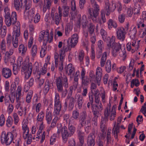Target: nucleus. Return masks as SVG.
<instances>
[{"label": "nucleus", "instance_id": "obj_49", "mask_svg": "<svg viewBox=\"0 0 146 146\" xmlns=\"http://www.w3.org/2000/svg\"><path fill=\"white\" fill-rule=\"evenodd\" d=\"M101 19L99 21L100 24L104 23L106 22V19L105 16V11L104 10H102L101 11Z\"/></svg>", "mask_w": 146, "mask_h": 146}, {"label": "nucleus", "instance_id": "obj_44", "mask_svg": "<svg viewBox=\"0 0 146 146\" xmlns=\"http://www.w3.org/2000/svg\"><path fill=\"white\" fill-rule=\"evenodd\" d=\"M20 29H14L12 38H18L20 35Z\"/></svg>", "mask_w": 146, "mask_h": 146}, {"label": "nucleus", "instance_id": "obj_51", "mask_svg": "<svg viewBox=\"0 0 146 146\" xmlns=\"http://www.w3.org/2000/svg\"><path fill=\"white\" fill-rule=\"evenodd\" d=\"M14 144V146H21L22 143V141L21 138H17L15 139H13L12 142Z\"/></svg>", "mask_w": 146, "mask_h": 146}, {"label": "nucleus", "instance_id": "obj_28", "mask_svg": "<svg viewBox=\"0 0 146 146\" xmlns=\"http://www.w3.org/2000/svg\"><path fill=\"white\" fill-rule=\"evenodd\" d=\"M84 133L80 131L79 132L78 136L79 142L78 144V146H86V144L84 143Z\"/></svg>", "mask_w": 146, "mask_h": 146}, {"label": "nucleus", "instance_id": "obj_61", "mask_svg": "<svg viewBox=\"0 0 146 146\" xmlns=\"http://www.w3.org/2000/svg\"><path fill=\"white\" fill-rule=\"evenodd\" d=\"M64 11L63 12L64 16L67 17L68 16L69 13V7L67 6H63Z\"/></svg>", "mask_w": 146, "mask_h": 146}, {"label": "nucleus", "instance_id": "obj_34", "mask_svg": "<svg viewBox=\"0 0 146 146\" xmlns=\"http://www.w3.org/2000/svg\"><path fill=\"white\" fill-rule=\"evenodd\" d=\"M0 51L4 53L6 51V42L4 39H3L0 43Z\"/></svg>", "mask_w": 146, "mask_h": 146}, {"label": "nucleus", "instance_id": "obj_11", "mask_svg": "<svg viewBox=\"0 0 146 146\" xmlns=\"http://www.w3.org/2000/svg\"><path fill=\"white\" fill-rule=\"evenodd\" d=\"M44 128L43 122L40 123L39 129L37 133V136L35 138V140L36 141H38L40 139V142L41 143H42L45 139V132L42 131Z\"/></svg>", "mask_w": 146, "mask_h": 146}, {"label": "nucleus", "instance_id": "obj_17", "mask_svg": "<svg viewBox=\"0 0 146 146\" xmlns=\"http://www.w3.org/2000/svg\"><path fill=\"white\" fill-rule=\"evenodd\" d=\"M53 113L54 117L52 119L51 123L50 125L49 128L48 129L47 131H49L51 129H53L55 127L56 125L57 127V124L58 123H60L61 121L60 116H58L59 115H54V113Z\"/></svg>", "mask_w": 146, "mask_h": 146}, {"label": "nucleus", "instance_id": "obj_59", "mask_svg": "<svg viewBox=\"0 0 146 146\" xmlns=\"http://www.w3.org/2000/svg\"><path fill=\"white\" fill-rule=\"evenodd\" d=\"M87 115L86 112L85 111H84L82 112V115L81 117V122L80 123V124L82 126H83L84 124V122L86 118Z\"/></svg>", "mask_w": 146, "mask_h": 146}, {"label": "nucleus", "instance_id": "obj_43", "mask_svg": "<svg viewBox=\"0 0 146 146\" xmlns=\"http://www.w3.org/2000/svg\"><path fill=\"white\" fill-rule=\"evenodd\" d=\"M44 112L41 111L39 113L36 117V120L37 123L38 122L40 123L43 122V120L44 118Z\"/></svg>", "mask_w": 146, "mask_h": 146}, {"label": "nucleus", "instance_id": "obj_23", "mask_svg": "<svg viewBox=\"0 0 146 146\" xmlns=\"http://www.w3.org/2000/svg\"><path fill=\"white\" fill-rule=\"evenodd\" d=\"M75 100L74 98L72 97L67 98L65 100L64 104L65 107H67L68 103L69 108L71 109H72L74 106Z\"/></svg>", "mask_w": 146, "mask_h": 146}, {"label": "nucleus", "instance_id": "obj_4", "mask_svg": "<svg viewBox=\"0 0 146 146\" xmlns=\"http://www.w3.org/2000/svg\"><path fill=\"white\" fill-rule=\"evenodd\" d=\"M72 47L70 44H64L62 49L59 51V55L57 52L54 53V58L56 67H58L59 69L62 70L63 68V62L65 58V53L70 50Z\"/></svg>", "mask_w": 146, "mask_h": 146}, {"label": "nucleus", "instance_id": "obj_13", "mask_svg": "<svg viewBox=\"0 0 146 146\" xmlns=\"http://www.w3.org/2000/svg\"><path fill=\"white\" fill-rule=\"evenodd\" d=\"M116 33L118 39L123 41L125 38L126 32L125 29L122 27L118 28L116 30Z\"/></svg>", "mask_w": 146, "mask_h": 146}, {"label": "nucleus", "instance_id": "obj_14", "mask_svg": "<svg viewBox=\"0 0 146 146\" xmlns=\"http://www.w3.org/2000/svg\"><path fill=\"white\" fill-rule=\"evenodd\" d=\"M140 41H139L137 43L135 40H132L131 42H128L127 44V48L128 51L132 50V52H134L135 50H137L139 48V43Z\"/></svg>", "mask_w": 146, "mask_h": 146}, {"label": "nucleus", "instance_id": "obj_64", "mask_svg": "<svg viewBox=\"0 0 146 146\" xmlns=\"http://www.w3.org/2000/svg\"><path fill=\"white\" fill-rule=\"evenodd\" d=\"M34 71H35V72L37 73L38 74L39 72V69L41 68V66H40L38 62L35 63L34 66Z\"/></svg>", "mask_w": 146, "mask_h": 146}, {"label": "nucleus", "instance_id": "obj_53", "mask_svg": "<svg viewBox=\"0 0 146 146\" xmlns=\"http://www.w3.org/2000/svg\"><path fill=\"white\" fill-rule=\"evenodd\" d=\"M119 128L115 126H114L112 131V134L114 135L115 139H117V134L119 132Z\"/></svg>", "mask_w": 146, "mask_h": 146}, {"label": "nucleus", "instance_id": "obj_29", "mask_svg": "<svg viewBox=\"0 0 146 146\" xmlns=\"http://www.w3.org/2000/svg\"><path fill=\"white\" fill-rule=\"evenodd\" d=\"M109 52L105 51L103 53L101 58L100 62V66L101 67H102L104 66L107 59V54H108Z\"/></svg>", "mask_w": 146, "mask_h": 146}, {"label": "nucleus", "instance_id": "obj_3", "mask_svg": "<svg viewBox=\"0 0 146 146\" xmlns=\"http://www.w3.org/2000/svg\"><path fill=\"white\" fill-rule=\"evenodd\" d=\"M74 121V120L72 118H70L69 119L68 127L69 133L68 132L67 128L66 127H62L61 123L57 124V134L59 135L61 133L63 142L64 143L66 142L68 137L72 136L75 131V128L73 126L70 125V123H72Z\"/></svg>", "mask_w": 146, "mask_h": 146}, {"label": "nucleus", "instance_id": "obj_20", "mask_svg": "<svg viewBox=\"0 0 146 146\" xmlns=\"http://www.w3.org/2000/svg\"><path fill=\"white\" fill-rule=\"evenodd\" d=\"M92 110L94 115H99L100 112L103 109L102 105L101 102L96 105H92Z\"/></svg>", "mask_w": 146, "mask_h": 146}, {"label": "nucleus", "instance_id": "obj_7", "mask_svg": "<svg viewBox=\"0 0 146 146\" xmlns=\"http://www.w3.org/2000/svg\"><path fill=\"white\" fill-rule=\"evenodd\" d=\"M91 2L94 9L90 8L88 9V12L93 22L96 23L97 22V17L99 14L100 7L95 1Z\"/></svg>", "mask_w": 146, "mask_h": 146}, {"label": "nucleus", "instance_id": "obj_21", "mask_svg": "<svg viewBox=\"0 0 146 146\" xmlns=\"http://www.w3.org/2000/svg\"><path fill=\"white\" fill-rule=\"evenodd\" d=\"M89 78L90 81V82H96L98 86H100L101 84V80H99L98 81L97 79V76H95L94 74V72L93 70H91L89 74Z\"/></svg>", "mask_w": 146, "mask_h": 146}, {"label": "nucleus", "instance_id": "obj_6", "mask_svg": "<svg viewBox=\"0 0 146 146\" xmlns=\"http://www.w3.org/2000/svg\"><path fill=\"white\" fill-rule=\"evenodd\" d=\"M55 82L58 92L61 93V97L65 98L67 95L68 90L66 89L63 90V86L65 88L68 87V82L67 77H58L55 79Z\"/></svg>", "mask_w": 146, "mask_h": 146}, {"label": "nucleus", "instance_id": "obj_38", "mask_svg": "<svg viewBox=\"0 0 146 146\" xmlns=\"http://www.w3.org/2000/svg\"><path fill=\"white\" fill-rule=\"evenodd\" d=\"M141 9L140 5L139 3L135 4L134 8L133 9V14L135 15H139Z\"/></svg>", "mask_w": 146, "mask_h": 146}, {"label": "nucleus", "instance_id": "obj_35", "mask_svg": "<svg viewBox=\"0 0 146 146\" xmlns=\"http://www.w3.org/2000/svg\"><path fill=\"white\" fill-rule=\"evenodd\" d=\"M72 29V26L70 23H67L65 27V34L66 36L69 35Z\"/></svg>", "mask_w": 146, "mask_h": 146}, {"label": "nucleus", "instance_id": "obj_26", "mask_svg": "<svg viewBox=\"0 0 146 146\" xmlns=\"http://www.w3.org/2000/svg\"><path fill=\"white\" fill-rule=\"evenodd\" d=\"M2 72L3 76L5 78H9L11 75V70L8 68H3Z\"/></svg>", "mask_w": 146, "mask_h": 146}, {"label": "nucleus", "instance_id": "obj_37", "mask_svg": "<svg viewBox=\"0 0 146 146\" xmlns=\"http://www.w3.org/2000/svg\"><path fill=\"white\" fill-rule=\"evenodd\" d=\"M10 134L12 135V137L15 138L18 135V129L15 126H13L11 129V131L9 132Z\"/></svg>", "mask_w": 146, "mask_h": 146}, {"label": "nucleus", "instance_id": "obj_27", "mask_svg": "<svg viewBox=\"0 0 146 146\" xmlns=\"http://www.w3.org/2000/svg\"><path fill=\"white\" fill-rule=\"evenodd\" d=\"M87 17L85 15H84L78 21V25L80 27L81 25L83 28L85 27L86 25Z\"/></svg>", "mask_w": 146, "mask_h": 146}, {"label": "nucleus", "instance_id": "obj_16", "mask_svg": "<svg viewBox=\"0 0 146 146\" xmlns=\"http://www.w3.org/2000/svg\"><path fill=\"white\" fill-rule=\"evenodd\" d=\"M23 136L24 139H27V135L29 133V129L28 127L27 123L26 120H23L22 123Z\"/></svg>", "mask_w": 146, "mask_h": 146}, {"label": "nucleus", "instance_id": "obj_40", "mask_svg": "<svg viewBox=\"0 0 146 146\" xmlns=\"http://www.w3.org/2000/svg\"><path fill=\"white\" fill-rule=\"evenodd\" d=\"M100 96L101 98V100L103 103H106L108 98V96L106 93L105 91L103 90L100 94Z\"/></svg>", "mask_w": 146, "mask_h": 146}, {"label": "nucleus", "instance_id": "obj_45", "mask_svg": "<svg viewBox=\"0 0 146 146\" xmlns=\"http://www.w3.org/2000/svg\"><path fill=\"white\" fill-rule=\"evenodd\" d=\"M20 4L19 0H14L13 4L14 7L17 11H19L20 9V7H21L22 6V2Z\"/></svg>", "mask_w": 146, "mask_h": 146}, {"label": "nucleus", "instance_id": "obj_50", "mask_svg": "<svg viewBox=\"0 0 146 146\" xmlns=\"http://www.w3.org/2000/svg\"><path fill=\"white\" fill-rule=\"evenodd\" d=\"M94 29L95 26L92 23L90 24L89 27L88 28V31L90 35L95 34L94 33Z\"/></svg>", "mask_w": 146, "mask_h": 146}, {"label": "nucleus", "instance_id": "obj_2", "mask_svg": "<svg viewBox=\"0 0 146 146\" xmlns=\"http://www.w3.org/2000/svg\"><path fill=\"white\" fill-rule=\"evenodd\" d=\"M53 39V34L52 31L49 33V31L46 29L43 30L40 32L38 39L40 42L42 41H43V44L40 52V55L41 57H44L46 54L47 43L52 42Z\"/></svg>", "mask_w": 146, "mask_h": 146}, {"label": "nucleus", "instance_id": "obj_15", "mask_svg": "<svg viewBox=\"0 0 146 146\" xmlns=\"http://www.w3.org/2000/svg\"><path fill=\"white\" fill-rule=\"evenodd\" d=\"M58 9L59 16L57 13H56L54 14H52V21H53V23H55L57 25H58L60 23L59 17L60 18L62 16V9L60 6L58 7Z\"/></svg>", "mask_w": 146, "mask_h": 146}, {"label": "nucleus", "instance_id": "obj_1", "mask_svg": "<svg viewBox=\"0 0 146 146\" xmlns=\"http://www.w3.org/2000/svg\"><path fill=\"white\" fill-rule=\"evenodd\" d=\"M108 38L110 39V41H107V46L109 48H112L111 53L112 56L115 57L118 54L121 57L123 60H124L126 57L125 49L124 47L121 48V44L119 43L115 42V37L113 35L111 38L110 37H108Z\"/></svg>", "mask_w": 146, "mask_h": 146}, {"label": "nucleus", "instance_id": "obj_33", "mask_svg": "<svg viewBox=\"0 0 146 146\" xmlns=\"http://www.w3.org/2000/svg\"><path fill=\"white\" fill-rule=\"evenodd\" d=\"M102 75V70L101 67L98 66L97 67L96 72V75L97 76L98 81L100 80L101 81Z\"/></svg>", "mask_w": 146, "mask_h": 146}, {"label": "nucleus", "instance_id": "obj_9", "mask_svg": "<svg viewBox=\"0 0 146 146\" xmlns=\"http://www.w3.org/2000/svg\"><path fill=\"white\" fill-rule=\"evenodd\" d=\"M13 139L9 132L6 133L3 131L1 133V140L2 143H4L7 146H9L12 143Z\"/></svg>", "mask_w": 146, "mask_h": 146}, {"label": "nucleus", "instance_id": "obj_60", "mask_svg": "<svg viewBox=\"0 0 146 146\" xmlns=\"http://www.w3.org/2000/svg\"><path fill=\"white\" fill-rule=\"evenodd\" d=\"M80 74V72L79 70H77L75 72V74H74V81L76 82V88L77 87V85L78 84L77 82L78 81V77H79Z\"/></svg>", "mask_w": 146, "mask_h": 146}, {"label": "nucleus", "instance_id": "obj_41", "mask_svg": "<svg viewBox=\"0 0 146 146\" xmlns=\"http://www.w3.org/2000/svg\"><path fill=\"white\" fill-rule=\"evenodd\" d=\"M108 27L109 29H111L113 27L114 28H116L117 27V24L116 23L113 21L111 19H110L108 22Z\"/></svg>", "mask_w": 146, "mask_h": 146}, {"label": "nucleus", "instance_id": "obj_24", "mask_svg": "<svg viewBox=\"0 0 146 146\" xmlns=\"http://www.w3.org/2000/svg\"><path fill=\"white\" fill-rule=\"evenodd\" d=\"M70 7L71 8L70 14L72 17L73 18L76 15V7L75 1L74 0H71Z\"/></svg>", "mask_w": 146, "mask_h": 146}, {"label": "nucleus", "instance_id": "obj_32", "mask_svg": "<svg viewBox=\"0 0 146 146\" xmlns=\"http://www.w3.org/2000/svg\"><path fill=\"white\" fill-rule=\"evenodd\" d=\"M5 24L8 27L12 25H14L16 22L14 19L11 18V17L5 18Z\"/></svg>", "mask_w": 146, "mask_h": 146}, {"label": "nucleus", "instance_id": "obj_5", "mask_svg": "<svg viewBox=\"0 0 146 146\" xmlns=\"http://www.w3.org/2000/svg\"><path fill=\"white\" fill-rule=\"evenodd\" d=\"M22 5L25 7L23 17L25 20H28L30 22L33 21L35 10V8H31V0H21Z\"/></svg>", "mask_w": 146, "mask_h": 146}, {"label": "nucleus", "instance_id": "obj_19", "mask_svg": "<svg viewBox=\"0 0 146 146\" xmlns=\"http://www.w3.org/2000/svg\"><path fill=\"white\" fill-rule=\"evenodd\" d=\"M65 69L67 74L70 76V78L72 77L75 71V69L74 65L71 64H69L65 68Z\"/></svg>", "mask_w": 146, "mask_h": 146}, {"label": "nucleus", "instance_id": "obj_54", "mask_svg": "<svg viewBox=\"0 0 146 146\" xmlns=\"http://www.w3.org/2000/svg\"><path fill=\"white\" fill-rule=\"evenodd\" d=\"M13 119L14 123L17 125L19 121V119L17 114L15 112H14L13 114Z\"/></svg>", "mask_w": 146, "mask_h": 146}, {"label": "nucleus", "instance_id": "obj_57", "mask_svg": "<svg viewBox=\"0 0 146 146\" xmlns=\"http://www.w3.org/2000/svg\"><path fill=\"white\" fill-rule=\"evenodd\" d=\"M100 33L103 40H105L107 36V34L106 31L104 29H102L100 30Z\"/></svg>", "mask_w": 146, "mask_h": 146}, {"label": "nucleus", "instance_id": "obj_36", "mask_svg": "<svg viewBox=\"0 0 146 146\" xmlns=\"http://www.w3.org/2000/svg\"><path fill=\"white\" fill-rule=\"evenodd\" d=\"M137 33V29L136 27H134L131 29L129 32L128 34L131 39H133L135 38V35Z\"/></svg>", "mask_w": 146, "mask_h": 146}, {"label": "nucleus", "instance_id": "obj_63", "mask_svg": "<svg viewBox=\"0 0 146 146\" xmlns=\"http://www.w3.org/2000/svg\"><path fill=\"white\" fill-rule=\"evenodd\" d=\"M33 94V92L31 91L29 92L27 94L26 97V101L27 103H29L31 102Z\"/></svg>", "mask_w": 146, "mask_h": 146}, {"label": "nucleus", "instance_id": "obj_55", "mask_svg": "<svg viewBox=\"0 0 146 146\" xmlns=\"http://www.w3.org/2000/svg\"><path fill=\"white\" fill-rule=\"evenodd\" d=\"M37 52V46L36 45H34L32 47L31 51V54L33 57H35Z\"/></svg>", "mask_w": 146, "mask_h": 146}, {"label": "nucleus", "instance_id": "obj_47", "mask_svg": "<svg viewBox=\"0 0 146 146\" xmlns=\"http://www.w3.org/2000/svg\"><path fill=\"white\" fill-rule=\"evenodd\" d=\"M84 55V52L81 51L79 52L78 55H75V57L76 59L77 58L78 59L80 63H83Z\"/></svg>", "mask_w": 146, "mask_h": 146}, {"label": "nucleus", "instance_id": "obj_25", "mask_svg": "<svg viewBox=\"0 0 146 146\" xmlns=\"http://www.w3.org/2000/svg\"><path fill=\"white\" fill-rule=\"evenodd\" d=\"M53 85V83L49 80L46 79L44 84V86L43 89V92L44 94H46L49 91V90L51 87V86Z\"/></svg>", "mask_w": 146, "mask_h": 146}, {"label": "nucleus", "instance_id": "obj_10", "mask_svg": "<svg viewBox=\"0 0 146 146\" xmlns=\"http://www.w3.org/2000/svg\"><path fill=\"white\" fill-rule=\"evenodd\" d=\"M54 115H59L62 107L61 102L59 94L55 93L54 100Z\"/></svg>", "mask_w": 146, "mask_h": 146}, {"label": "nucleus", "instance_id": "obj_48", "mask_svg": "<svg viewBox=\"0 0 146 146\" xmlns=\"http://www.w3.org/2000/svg\"><path fill=\"white\" fill-rule=\"evenodd\" d=\"M106 70L108 73L110 72L111 70V63L109 60H107L105 66Z\"/></svg>", "mask_w": 146, "mask_h": 146}, {"label": "nucleus", "instance_id": "obj_42", "mask_svg": "<svg viewBox=\"0 0 146 146\" xmlns=\"http://www.w3.org/2000/svg\"><path fill=\"white\" fill-rule=\"evenodd\" d=\"M78 98L77 102L78 104V108L80 109L82 107V104L84 102V100L82 96L80 95H77Z\"/></svg>", "mask_w": 146, "mask_h": 146}, {"label": "nucleus", "instance_id": "obj_52", "mask_svg": "<svg viewBox=\"0 0 146 146\" xmlns=\"http://www.w3.org/2000/svg\"><path fill=\"white\" fill-rule=\"evenodd\" d=\"M22 88L21 86H19L17 87V90L16 93V98L20 99L22 96Z\"/></svg>", "mask_w": 146, "mask_h": 146}, {"label": "nucleus", "instance_id": "obj_12", "mask_svg": "<svg viewBox=\"0 0 146 146\" xmlns=\"http://www.w3.org/2000/svg\"><path fill=\"white\" fill-rule=\"evenodd\" d=\"M111 111L109 108L107 107L105 110L104 112V117L102 118L101 123V128L103 131V128L105 127V124L108 120V116L110 115Z\"/></svg>", "mask_w": 146, "mask_h": 146}, {"label": "nucleus", "instance_id": "obj_56", "mask_svg": "<svg viewBox=\"0 0 146 146\" xmlns=\"http://www.w3.org/2000/svg\"><path fill=\"white\" fill-rule=\"evenodd\" d=\"M4 11L5 13L4 15L5 18L10 17V10L8 7H5L4 9Z\"/></svg>", "mask_w": 146, "mask_h": 146}, {"label": "nucleus", "instance_id": "obj_62", "mask_svg": "<svg viewBox=\"0 0 146 146\" xmlns=\"http://www.w3.org/2000/svg\"><path fill=\"white\" fill-rule=\"evenodd\" d=\"M109 116H110V120L111 121L114 120L116 116V111L115 109H113V107H112L111 112Z\"/></svg>", "mask_w": 146, "mask_h": 146}, {"label": "nucleus", "instance_id": "obj_46", "mask_svg": "<svg viewBox=\"0 0 146 146\" xmlns=\"http://www.w3.org/2000/svg\"><path fill=\"white\" fill-rule=\"evenodd\" d=\"M27 47H25L23 44L20 45L19 47V53H21L22 55H24L27 50Z\"/></svg>", "mask_w": 146, "mask_h": 146}, {"label": "nucleus", "instance_id": "obj_31", "mask_svg": "<svg viewBox=\"0 0 146 146\" xmlns=\"http://www.w3.org/2000/svg\"><path fill=\"white\" fill-rule=\"evenodd\" d=\"M52 111H46V113L45 119L47 123L50 124L51 122L52 119Z\"/></svg>", "mask_w": 146, "mask_h": 146}, {"label": "nucleus", "instance_id": "obj_18", "mask_svg": "<svg viewBox=\"0 0 146 146\" xmlns=\"http://www.w3.org/2000/svg\"><path fill=\"white\" fill-rule=\"evenodd\" d=\"M79 37L78 34L75 33L68 39V42L69 43L71 46L74 48L76 45L78 41Z\"/></svg>", "mask_w": 146, "mask_h": 146}, {"label": "nucleus", "instance_id": "obj_39", "mask_svg": "<svg viewBox=\"0 0 146 146\" xmlns=\"http://www.w3.org/2000/svg\"><path fill=\"white\" fill-rule=\"evenodd\" d=\"M112 6L113 7V11H114L115 9L116 8L118 12L119 13H120V11L122 9L121 4L119 2H118L115 4L112 3Z\"/></svg>", "mask_w": 146, "mask_h": 146}, {"label": "nucleus", "instance_id": "obj_58", "mask_svg": "<svg viewBox=\"0 0 146 146\" xmlns=\"http://www.w3.org/2000/svg\"><path fill=\"white\" fill-rule=\"evenodd\" d=\"M6 122V125L7 127H10L13 124V119L11 116L8 117Z\"/></svg>", "mask_w": 146, "mask_h": 146}, {"label": "nucleus", "instance_id": "obj_22", "mask_svg": "<svg viewBox=\"0 0 146 146\" xmlns=\"http://www.w3.org/2000/svg\"><path fill=\"white\" fill-rule=\"evenodd\" d=\"M95 136L94 133H91L89 134L87 140L88 146H94L95 144Z\"/></svg>", "mask_w": 146, "mask_h": 146}, {"label": "nucleus", "instance_id": "obj_30", "mask_svg": "<svg viewBox=\"0 0 146 146\" xmlns=\"http://www.w3.org/2000/svg\"><path fill=\"white\" fill-rule=\"evenodd\" d=\"M105 10H104L105 11V13L106 15L107 16H108L110 15V10L111 11H113V7H111V5H110L109 2L108 1H107L105 2Z\"/></svg>", "mask_w": 146, "mask_h": 146}, {"label": "nucleus", "instance_id": "obj_8", "mask_svg": "<svg viewBox=\"0 0 146 146\" xmlns=\"http://www.w3.org/2000/svg\"><path fill=\"white\" fill-rule=\"evenodd\" d=\"M33 70V65L31 63L28 64L24 63L22 67L21 72L25 80H27L31 76Z\"/></svg>", "mask_w": 146, "mask_h": 146}]
</instances>
